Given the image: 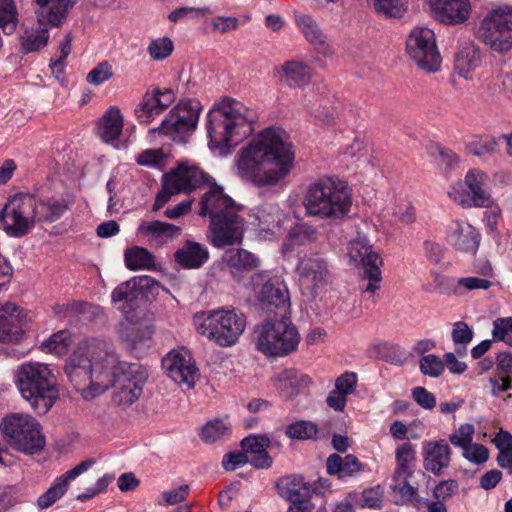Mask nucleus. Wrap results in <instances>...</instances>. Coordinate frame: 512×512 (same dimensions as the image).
Returning <instances> with one entry per match:
<instances>
[{
	"label": "nucleus",
	"mask_w": 512,
	"mask_h": 512,
	"mask_svg": "<svg viewBox=\"0 0 512 512\" xmlns=\"http://www.w3.org/2000/svg\"><path fill=\"white\" fill-rule=\"evenodd\" d=\"M412 396L416 403L424 409H432L436 405L435 396L424 387H415Z\"/></svg>",
	"instance_id": "774afa93"
},
{
	"label": "nucleus",
	"mask_w": 512,
	"mask_h": 512,
	"mask_svg": "<svg viewBox=\"0 0 512 512\" xmlns=\"http://www.w3.org/2000/svg\"><path fill=\"white\" fill-rule=\"evenodd\" d=\"M174 258L184 268L198 269L209 259V252L203 244L188 240L175 252Z\"/></svg>",
	"instance_id": "473e14b6"
},
{
	"label": "nucleus",
	"mask_w": 512,
	"mask_h": 512,
	"mask_svg": "<svg viewBox=\"0 0 512 512\" xmlns=\"http://www.w3.org/2000/svg\"><path fill=\"white\" fill-rule=\"evenodd\" d=\"M462 456L469 462L481 465L489 458V450L482 444L470 443L462 450Z\"/></svg>",
	"instance_id": "bf43d9fd"
},
{
	"label": "nucleus",
	"mask_w": 512,
	"mask_h": 512,
	"mask_svg": "<svg viewBox=\"0 0 512 512\" xmlns=\"http://www.w3.org/2000/svg\"><path fill=\"white\" fill-rule=\"evenodd\" d=\"M196 331L220 347L236 344L246 327L245 316L230 308L201 311L193 316Z\"/></svg>",
	"instance_id": "423d86ee"
},
{
	"label": "nucleus",
	"mask_w": 512,
	"mask_h": 512,
	"mask_svg": "<svg viewBox=\"0 0 512 512\" xmlns=\"http://www.w3.org/2000/svg\"><path fill=\"white\" fill-rule=\"evenodd\" d=\"M113 76L111 65L106 62H100L95 68H93L87 75V81L93 85H100L105 81H108Z\"/></svg>",
	"instance_id": "052dcab7"
},
{
	"label": "nucleus",
	"mask_w": 512,
	"mask_h": 512,
	"mask_svg": "<svg viewBox=\"0 0 512 512\" xmlns=\"http://www.w3.org/2000/svg\"><path fill=\"white\" fill-rule=\"evenodd\" d=\"M229 432V425L224 420L215 419L208 422L201 431V439L206 443L222 440Z\"/></svg>",
	"instance_id": "8fccbe9b"
},
{
	"label": "nucleus",
	"mask_w": 512,
	"mask_h": 512,
	"mask_svg": "<svg viewBox=\"0 0 512 512\" xmlns=\"http://www.w3.org/2000/svg\"><path fill=\"white\" fill-rule=\"evenodd\" d=\"M497 145V141L493 137H478L466 144V151L473 156L485 157L493 154Z\"/></svg>",
	"instance_id": "09e8293b"
},
{
	"label": "nucleus",
	"mask_w": 512,
	"mask_h": 512,
	"mask_svg": "<svg viewBox=\"0 0 512 512\" xmlns=\"http://www.w3.org/2000/svg\"><path fill=\"white\" fill-rule=\"evenodd\" d=\"M326 468L328 474L345 479L359 474L363 470V465L354 455L341 457L338 454H332L327 458Z\"/></svg>",
	"instance_id": "c9c22d12"
},
{
	"label": "nucleus",
	"mask_w": 512,
	"mask_h": 512,
	"mask_svg": "<svg viewBox=\"0 0 512 512\" xmlns=\"http://www.w3.org/2000/svg\"><path fill=\"white\" fill-rule=\"evenodd\" d=\"M211 25L214 31L227 33L237 29L239 20L233 16H217L211 20Z\"/></svg>",
	"instance_id": "338daca9"
},
{
	"label": "nucleus",
	"mask_w": 512,
	"mask_h": 512,
	"mask_svg": "<svg viewBox=\"0 0 512 512\" xmlns=\"http://www.w3.org/2000/svg\"><path fill=\"white\" fill-rule=\"evenodd\" d=\"M37 198L30 194H16L9 198L0 212L3 230L11 237L28 234L38 222Z\"/></svg>",
	"instance_id": "9d476101"
},
{
	"label": "nucleus",
	"mask_w": 512,
	"mask_h": 512,
	"mask_svg": "<svg viewBox=\"0 0 512 512\" xmlns=\"http://www.w3.org/2000/svg\"><path fill=\"white\" fill-rule=\"evenodd\" d=\"M296 24L303 33V35L305 36V38L311 44L318 48H323L324 54L332 52L328 43L326 42L325 35L322 33L316 21L310 15H296Z\"/></svg>",
	"instance_id": "ea45409f"
},
{
	"label": "nucleus",
	"mask_w": 512,
	"mask_h": 512,
	"mask_svg": "<svg viewBox=\"0 0 512 512\" xmlns=\"http://www.w3.org/2000/svg\"><path fill=\"white\" fill-rule=\"evenodd\" d=\"M297 327L287 317L269 318L255 328V346L269 357H284L294 352L300 343Z\"/></svg>",
	"instance_id": "0eeeda50"
},
{
	"label": "nucleus",
	"mask_w": 512,
	"mask_h": 512,
	"mask_svg": "<svg viewBox=\"0 0 512 512\" xmlns=\"http://www.w3.org/2000/svg\"><path fill=\"white\" fill-rule=\"evenodd\" d=\"M475 427L470 423L461 424L458 429L449 435V442L462 450L473 442Z\"/></svg>",
	"instance_id": "864d4df0"
},
{
	"label": "nucleus",
	"mask_w": 512,
	"mask_h": 512,
	"mask_svg": "<svg viewBox=\"0 0 512 512\" xmlns=\"http://www.w3.org/2000/svg\"><path fill=\"white\" fill-rule=\"evenodd\" d=\"M406 52L422 70L436 72L441 66V56L437 48L434 32L426 27H415L406 40Z\"/></svg>",
	"instance_id": "4468645a"
},
{
	"label": "nucleus",
	"mask_w": 512,
	"mask_h": 512,
	"mask_svg": "<svg viewBox=\"0 0 512 512\" xmlns=\"http://www.w3.org/2000/svg\"><path fill=\"white\" fill-rule=\"evenodd\" d=\"M28 328L26 313L14 303L0 304V342L18 344Z\"/></svg>",
	"instance_id": "aec40b11"
},
{
	"label": "nucleus",
	"mask_w": 512,
	"mask_h": 512,
	"mask_svg": "<svg viewBox=\"0 0 512 512\" xmlns=\"http://www.w3.org/2000/svg\"><path fill=\"white\" fill-rule=\"evenodd\" d=\"M481 63L480 50L471 42L464 43L456 53L455 70L465 79H473Z\"/></svg>",
	"instance_id": "2f4dec72"
},
{
	"label": "nucleus",
	"mask_w": 512,
	"mask_h": 512,
	"mask_svg": "<svg viewBox=\"0 0 512 512\" xmlns=\"http://www.w3.org/2000/svg\"><path fill=\"white\" fill-rule=\"evenodd\" d=\"M15 384L21 396L40 414H45L58 398L57 378L46 363L27 361L18 366Z\"/></svg>",
	"instance_id": "39448f33"
},
{
	"label": "nucleus",
	"mask_w": 512,
	"mask_h": 512,
	"mask_svg": "<svg viewBox=\"0 0 512 512\" xmlns=\"http://www.w3.org/2000/svg\"><path fill=\"white\" fill-rule=\"evenodd\" d=\"M348 257L356 265L362 264L364 268L363 277L368 283L363 286V291L374 294L380 289L382 275L380 266L382 259L372 250L369 240L364 234L358 233L348 244Z\"/></svg>",
	"instance_id": "dca6fc26"
},
{
	"label": "nucleus",
	"mask_w": 512,
	"mask_h": 512,
	"mask_svg": "<svg viewBox=\"0 0 512 512\" xmlns=\"http://www.w3.org/2000/svg\"><path fill=\"white\" fill-rule=\"evenodd\" d=\"M317 433V426L310 421H298L290 424L286 429L289 438L309 439Z\"/></svg>",
	"instance_id": "5fc2aeb1"
},
{
	"label": "nucleus",
	"mask_w": 512,
	"mask_h": 512,
	"mask_svg": "<svg viewBox=\"0 0 512 512\" xmlns=\"http://www.w3.org/2000/svg\"><path fill=\"white\" fill-rule=\"evenodd\" d=\"M270 439L266 435H250L241 441V447L246 455H255L266 450Z\"/></svg>",
	"instance_id": "6e6d98bb"
},
{
	"label": "nucleus",
	"mask_w": 512,
	"mask_h": 512,
	"mask_svg": "<svg viewBox=\"0 0 512 512\" xmlns=\"http://www.w3.org/2000/svg\"><path fill=\"white\" fill-rule=\"evenodd\" d=\"M415 458V451L410 443H404L396 449V461L401 471L405 472Z\"/></svg>",
	"instance_id": "69168bd1"
},
{
	"label": "nucleus",
	"mask_w": 512,
	"mask_h": 512,
	"mask_svg": "<svg viewBox=\"0 0 512 512\" xmlns=\"http://www.w3.org/2000/svg\"><path fill=\"white\" fill-rule=\"evenodd\" d=\"M295 274L302 296L309 301L321 300L332 284L328 261L317 252L300 255Z\"/></svg>",
	"instance_id": "6e6552de"
},
{
	"label": "nucleus",
	"mask_w": 512,
	"mask_h": 512,
	"mask_svg": "<svg viewBox=\"0 0 512 512\" xmlns=\"http://www.w3.org/2000/svg\"><path fill=\"white\" fill-rule=\"evenodd\" d=\"M246 230V222L239 211L226 213L210 221L209 241L216 248L240 244Z\"/></svg>",
	"instance_id": "a211bd4d"
},
{
	"label": "nucleus",
	"mask_w": 512,
	"mask_h": 512,
	"mask_svg": "<svg viewBox=\"0 0 512 512\" xmlns=\"http://www.w3.org/2000/svg\"><path fill=\"white\" fill-rule=\"evenodd\" d=\"M17 26V10L13 0H0V28L12 34Z\"/></svg>",
	"instance_id": "de8ad7c7"
},
{
	"label": "nucleus",
	"mask_w": 512,
	"mask_h": 512,
	"mask_svg": "<svg viewBox=\"0 0 512 512\" xmlns=\"http://www.w3.org/2000/svg\"><path fill=\"white\" fill-rule=\"evenodd\" d=\"M422 453L424 468L434 475H440L450 465L452 451L444 439L424 442Z\"/></svg>",
	"instance_id": "a878e982"
},
{
	"label": "nucleus",
	"mask_w": 512,
	"mask_h": 512,
	"mask_svg": "<svg viewBox=\"0 0 512 512\" xmlns=\"http://www.w3.org/2000/svg\"><path fill=\"white\" fill-rule=\"evenodd\" d=\"M492 336L494 340L505 341L512 345V318H498L493 323Z\"/></svg>",
	"instance_id": "13d9d810"
},
{
	"label": "nucleus",
	"mask_w": 512,
	"mask_h": 512,
	"mask_svg": "<svg viewBox=\"0 0 512 512\" xmlns=\"http://www.w3.org/2000/svg\"><path fill=\"white\" fill-rule=\"evenodd\" d=\"M280 80L290 88H304L312 77V69L301 61L285 62L279 71Z\"/></svg>",
	"instance_id": "72a5a7b5"
},
{
	"label": "nucleus",
	"mask_w": 512,
	"mask_h": 512,
	"mask_svg": "<svg viewBox=\"0 0 512 512\" xmlns=\"http://www.w3.org/2000/svg\"><path fill=\"white\" fill-rule=\"evenodd\" d=\"M175 100L171 89L158 88L148 91L135 108V115L140 123L149 124L157 115L166 110Z\"/></svg>",
	"instance_id": "4be33fe9"
},
{
	"label": "nucleus",
	"mask_w": 512,
	"mask_h": 512,
	"mask_svg": "<svg viewBox=\"0 0 512 512\" xmlns=\"http://www.w3.org/2000/svg\"><path fill=\"white\" fill-rule=\"evenodd\" d=\"M223 261L236 270H251L259 266V258L245 249H230L223 255Z\"/></svg>",
	"instance_id": "a19ab883"
},
{
	"label": "nucleus",
	"mask_w": 512,
	"mask_h": 512,
	"mask_svg": "<svg viewBox=\"0 0 512 512\" xmlns=\"http://www.w3.org/2000/svg\"><path fill=\"white\" fill-rule=\"evenodd\" d=\"M448 241L460 252L475 254L480 244V234L470 223L456 221L450 226Z\"/></svg>",
	"instance_id": "cd10ccee"
},
{
	"label": "nucleus",
	"mask_w": 512,
	"mask_h": 512,
	"mask_svg": "<svg viewBox=\"0 0 512 512\" xmlns=\"http://www.w3.org/2000/svg\"><path fill=\"white\" fill-rule=\"evenodd\" d=\"M252 224L261 231L272 232L281 221V211L275 203H264L252 210Z\"/></svg>",
	"instance_id": "4c0bfd02"
},
{
	"label": "nucleus",
	"mask_w": 512,
	"mask_h": 512,
	"mask_svg": "<svg viewBox=\"0 0 512 512\" xmlns=\"http://www.w3.org/2000/svg\"><path fill=\"white\" fill-rule=\"evenodd\" d=\"M137 234L157 245L177 238L181 228L163 221H143L137 229Z\"/></svg>",
	"instance_id": "c85d7f7f"
},
{
	"label": "nucleus",
	"mask_w": 512,
	"mask_h": 512,
	"mask_svg": "<svg viewBox=\"0 0 512 512\" xmlns=\"http://www.w3.org/2000/svg\"><path fill=\"white\" fill-rule=\"evenodd\" d=\"M111 300L115 307L123 312L125 318L139 312L137 308L142 300V290L138 287V279L132 278L119 284L112 291Z\"/></svg>",
	"instance_id": "bb28decb"
},
{
	"label": "nucleus",
	"mask_w": 512,
	"mask_h": 512,
	"mask_svg": "<svg viewBox=\"0 0 512 512\" xmlns=\"http://www.w3.org/2000/svg\"><path fill=\"white\" fill-rule=\"evenodd\" d=\"M294 153L280 128H266L243 147L236 159L238 175L259 186L275 185L293 169Z\"/></svg>",
	"instance_id": "f03ea898"
},
{
	"label": "nucleus",
	"mask_w": 512,
	"mask_h": 512,
	"mask_svg": "<svg viewBox=\"0 0 512 512\" xmlns=\"http://www.w3.org/2000/svg\"><path fill=\"white\" fill-rule=\"evenodd\" d=\"M73 205L69 197L51 196L37 199V220L42 223H52L59 220Z\"/></svg>",
	"instance_id": "c756f323"
},
{
	"label": "nucleus",
	"mask_w": 512,
	"mask_h": 512,
	"mask_svg": "<svg viewBox=\"0 0 512 512\" xmlns=\"http://www.w3.org/2000/svg\"><path fill=\"white\" fill-rule=\"evenodd\" d=\"M200 111L201 106L198 101H180L162 120L161 125L151 129L150 133L158 132L174 142L186 143L197 127Z\"/></svg>",
	"instance_id": "9b49d317"
},
{
	"label": "nucleus",
	"mask_w": 512,
	"mask_h": 512,
	"mask_svg": "<svg viewBox=\"0 0 512 512\" xmlns=\"http://www.w3.org/2000/svg\"><path fill=\"white\" fill-rule=\"evenodd\" d=\"M207 181V174L200 168L180 164L174 171L165 175L163 189L156 196L153 210L157 211L162 208L172 195L192 191Z\"/></svg>",
	"instance_id": "2eb2a0df"
},
{
	"label": "nucleus",
	"mask_w": 512,
	"mask_h": 512,
	"mask_svg": "<svg viewBox=\"0 0 512 512\" xmlns=\"http://www.w3.org/2000/svg\"><path fill=\"white\" fill-rule=\"evenodd\" d=\"M432 16L445 24H459L468 19V0H427Z\"/></svg>",
	"instance_id": "393cba45"
},
{
	"label": "nucleus",
	"mask_w": 512,
	"mask_h": 512,
	"mask_svg": "<svg viewBox=\"0 0 512 512\" xmlns=\"http://www.w3.org/2000/svg\"><path fill=\"white\" fill-rule=\"evenodd\" d=\"M302 204L308 216L325 221L344 218L351 210L352 198L347 185L337 178H319L310 183Z\"/></svg>",
	"instance_id": "20e7f679"
},
{
	"label": "nucleus",
	"mask_w": 512,
	"mask_h": 512,
	"mask_svg": "<svg viewBox=\"0 0 512 512\" xmlns=\"http://www.w3.org/2000/svg\"><path fill=\"white\" fill-rule=\"evenodd\" d=\"M38 22L41 25L58 26L73 6L71 0H36Z\"/></svg>",
	"instance_id": "7c9ffc66"
},
{
	"label": "nucleus",
	"mask_w": 512,
	"mask_h": 512,
	"mask_svg": "<svg viewBox=\"0 0 512 512\" xmlns=\"http://www.w3.org/2000/svg\"><path fill=\"white\" fill-rule=\"evenodd\" d=\"M173 42L168 37L154 39L148 46V52L152 59L161 61L169 57L173 52Z\"/></svg>",
	"instance_id": "603ef678"
},
{
	"label": "nucleus",
	"mask_w": 512,
	"mask_h": 512,
	"mask_svg": "<svg viewBox=\"0 0 512 512\" xmlns=\"http://www.w3.org/2000/svg\"><path fill=\"white\" fill-rule=\"evenodd\" d=\"M318 229L307 223H300L291 228L283 243V253L293 251L297 247L306 246L317 241Z\"/></svg>",
	"instance_id": "e433bc0d"
},
{
	"label": "nucleus",
	"mask_w": 512,
	"mask_h": 512,
	"mask_svg": "<svg viewBox=\"0 0 512 512\" xmlns=\"http://www.w3.org/2000/svg\"><path fill=\"white\" fill-rule=\"evenodd\" d=\"M123 129V118L120 110L110 107L99 120L98 134L105 142L118 139Z\"/></svg>",
	"instance_id": "58836bf2"
},
{
	"label": "nucleus",
	"mask_w": 512,
	"mask_h": 512,
	"mask_svg": "<svg viewBox=\"0 0 512 512\" xmlns=\"http://www.w3.org/2000/svg\"><path fill=\"white\" fill-rule=\"evenodd\" d=\"M478 34L493 51H509L512 48V7H499L488 12L479 26Z\"/></svg>",
	"instance_id": "ddd939ff"
},
{
	"label": "nucleus",
	"mask_w": 512,
	"mask_h": 512,
	"mask_svg": "<svg viewBox=\"0 0 512 512\" xmlns=\"http://www.w3.org/2000/svg\"><path fill=\"white\" fill-rule=\"evenodd\" d=\"M458 484L454 480H444L441 481L433 491V497L435 501H440L444 503L446 500L452 497V495L457 491Z\"/></svg>",
	"instance_id": "e2e57ef3"
},
{
	"label": "nucleus",
	"mask_w": 512,
	"mask_h": 512,
	"mask_svg": "<svg viewBox=\"0 0 512 512\" xmlns=\"http://www.w3.org/2000/svg\"><path fill=\"white\" fill-rule=\"evenodd\" d=\"M286 496L290 502L308 500L316 489L309 482H306L300 475H293L286 478Z\"/></svg>",
	"instance_id": "37998d69"
},
{
	"label": "nucleus",
	"mask_w": 512,
	"mask_h": 512,
	"mask_svg": "<svg viewBox=\"0 0 512 512\" xmlns=\"http://www.w3.org/2000/svg\"><path fill=\"white\" fill-rule=\"evenodd\" d=\"M257 300L267 310L281 309L284 312L290 307V297L286 284L279 278H269L264 273H256L251 279Z\"/></svg>",
	"instance_id": "f3484780"
},
{
	"label": "nucleus",
	"mask_w": 512,
	"mask_h": 512,
	"mask_svg": "<svg viewBox=\"0 0 512 512\" xmlns=\"http://www.w3.org/2000/svg\"><path fill=\"white\" fill-rule=\"evenodd\" d=\"M491 285V281L484 278L462 277L456 280L455 293L462 294L475 289L487 290Z\"/></svg>",
	"instance_id": "4d7b16f0"
},
{
	"label": "nucleus",
	"mask_w": 512,
	"mask_h": 512,
	"mask_svg": "<svg viewBox=\"0 0 512 512\" xmlns=\"http://www.w3.org/2000/svg\"><path fill=\"white\" fill-rule=\"evenodd\" d=\"M241 209L242 206L228 196L223 187L215 184L202 196L199 215L209 216L211 221Z\"/></svg>",
	"instance_id": "412c9836"
},
{
	"label": "nucleus",
	"mask_w": 512,
	"mask_h": 512,
	"mask_svg": "<svg viewBox=\"0 0 512 512\" xmlns=\"http://www.w3.org/2000/svg\"><path fill=\"white\" fill-rule=\"evenodd\" d=\"M93 464L94 460L87 459L57 477L47 491L38 497L37 507L41 510L51 507L67 492L71 481L86 472Z\"/></svg>",
	"instance_id": "5701e85b"
},
{
	"label": "nucleus",
	"mask_w": 512,
	"mask_h": 512,
	"mask_svg": "<svg viewBox=\"0 0 512 512\" xmlns=\"http://www.w3.org/2000/svg\"><path fill=\"white\" fill-rule=\"evenodd\" d=\"M167 376L175 383L190 389L198 376V369L189 351L184 348L169 352L162 360Z\"/></svg>",
	"instance_id": "6ab92c4d"
},
{
	"label": "nucleus",
	"mask_w": 512,
	"mask_h": 512,
	"mask_svg": "<svg viewBox=\"0 0 512 512\" xmlns=\"http://www.w3.org/2000/svg\"><path fill=\"white\" fill-rule=\"evenodd\" d=\"M452 339L456 345L466 346L473 339V331L465 322H456L452 330Z\"/></svg>",
	"instance_id": "680f3d73"
},
{
	"label": "nucleus",
	"mask_w": 512,
	"mask_h": 512,
	"mask_svg": "<svg viewBox=\"0 0 512 512\" xmlns=\"http://www.w3.org/2000/svg\"><path fill=\"white\" fill-rule=\"evenodd\" d=\"M64 372L85 400L114 387L113 403L122 408L139 398L146 377L139 365L121 361L113 348L101 341L79 344L67 359Z\"/></svg>",
	"instance_id": "f257e3e1"
},
{
	"label": "nucleus",
	"mask_w": 512,
	"mask_h": 512,
	"mask_svg": "<svg viewBox=\"0 0 512 512\" xmlns=\"http://www.w3.org/2000/svg\"><path fill=\"white\" fill-rule=\"evenodd\" d=\"M0 427L10 446L21 452L34 454L45 445L39 422L28 414H10L2 420Z\"/></svg>",
	"instance_id": "1a4fd4ad"
},
{
	"label": "nucleus",
	"mask_w": 512,
	"mask_h": 512,
	"mask_svg": "<svg viewBox=\"0 0 512 512\" xmlns=\"http://www.w3.org/2000/svg\"><path fill=\"white\" fill-rule=\"evenodd\" d=\"M256 113L243 103L234 99H223L215 103L208 113L207 129L210 138L209 147L228 153L254 129Z\"/></svg>",
	"instance_id": "7ed1b4c3"
},
{
	"label": "nucleus",
	"mask_w": 512,
	"mask_h": 512,
	"mask_svg": "<svg viewBox=\"0 0 512 512\" xmlns=\"http://www.w3.org/2000/svg\"><path fill=\"white\" fill-rule=\"evenodd\" d=\"M419 368L425 376L438 378L445 370V363L439 356L428 354L420 359Z\"/></svg>",
	"instance_id": "3c124183"
},
{
	"label": "nucleus",
	"mask_w": 512,
	"mask_h": 512,
	"mask_svg": "<svg viewBox=\"0 0 512 512\" xmlns=\"http://www.w3.org/2000/svg\"><path fill=\"white\" fill-rule=\"evenodd\" d=\"M125 264L130 270L150 269L155 266L153 255L145 248L135 247L125 252Z\"/></svg>",
	"instance_id": "a18cd8bd"
},
{
	"label": "nucleus",
	"mask_w": 512,
	"mask_h": 512,
	"mask_svg": "<svg viewBox=\"0 0 512 512\" xmlns=\"http://www.w3.org/2000/svg\"><path fill=\"white\" fill-rule=\"evenodd\" d=\"M357 385V375L354 372H345L335 381V390L349 395L352 394Z\"/></svg>",
	"instance_id": "0e129e2a"
},
{
	"label": "nucleus",
	"mask_w": 512,
	"mask_h": 512,
	"mask_svg": "<svg viewBox=\"0 0 512 512\" xmlns=\"http://www.w3.org/2000/svg\"><path fill=\"white\" fill-rule=\"evenodd\" d=\"M373 9L386 18L402 17L408 7V0H373Z\"/></svg>",
	"instance_id": "49530a36"
},
{
	"label": "nucleus",
	"mask_w": 512,
	"mask_h": 512,
	"mask_svg": "<svg viewBox=\"0 0 512 512\" xmlns=\"http://www.w3.org/2000/svg\"><path fill=\"white\" fill-rule=\"evenodd\" d=\"M489 176L480 169H470L463 182L453 184L448 197L456 204L464 208H482L492 204V198L488 189Z\"/></svg>",
	"instance_id": "f8f14e48"
},
{
	"label": "nucleus",
	"mask_w": 512,
	"mask_h": 512,
	"mask_svg": "<svg viewBox=\"0 0 512 512\" xmlns=\"http://www.w3.org/2000/svg\"><path fill=\"white\" fill-rule=\"evenodd\" d=\"M49 39L48 28L38 22L37 28L26 29L20 38L21 49L30 53L46 46Z\"/></svg>",
	"instance_id": "79ce46f5"
},
{
	"label": "nucleus",
	"mask_w": 512,
	"mask_h": 512,
	"mask_svg": "<svg viewBox=\"0 0 512 512\" xmlns=\"http://www.w3.org/2000/svg\"><path fill=\"white\" fill-rule=\"evenodd\" d=\"M141 317L142 312L127 316L117 329L120 339L132 349L145 346L154 333L152 326L143 323Z\"/></svg>",
	"instance_id": "b1692460"
},
{
	"label": "nucleus",
	"mask_w": 512,
	"mask_h": 512,
	"mask_svg": "<svg viewBox=\"0 0 512 512\" xmlns=\"http://www.w3.org/2000/svg\"><path fill=\"white\" fill-rule=\"evenodd\" d=\"M310 383L311 379L307 375L293 369L283 370L274 378V385L285 398L295 396L301 388L307 387Z\"/></svg>",
	"instance_id": "f704fd0d"
},
{
	"label": "nucleus",
	"mask_w": 512,
	"mask_h": 512,
	"mask_svg": "<svg viewBox=\"0 0 512 512\" xmlns=\"http://www.w3.org/2000/svg\"><path fill=\"white\" fill-rule=\"evenodd\" d=\"M72 344L71 333L66 330H61L43 341L40 345L41 351L51 353L56 356H62L67 353Z\"/></svg>",
	"instance_id": "c03bdc74"
}]
</instances>
